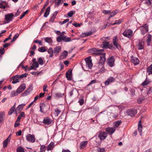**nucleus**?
<instances>
[{
  "label": "nucleus",
  "mask_w": 152,
  "mask_h": 152,
  "mask_svg": "<svg viewBox=\"0 0 152 152\" xmlns=\"http://www.w3.org/2000/svg\"><path fill=\"white\" fill-rule=\"evenodd\" d=\"M104 51L103 49H98L95 48H93L89 50L88 52L92 54L99 55L101 54V52Z\"/></svg>",
  "instance_id": "obj_1"
},
{
  "label": "nucleus",
  "mask_w": 152,
  "mask_h": 152,
  "mask_svg": "<svg viewBox=\"0 0 152 152\" xmlns=\"http://www.w3.org/2000/svg\"><path fill=\"white\" fill-rule=\"evenodd\" d=\"M85 60L86 63V65L85 66H86V68L88 69H91L93 66V64L91 57L89 56L85 58Z\"/></svg>",
  "instance_id": "obj_2"
},
{
  "label": "nucleus",
  "mask_w": 152,
  "mask_h": 152,
  "mask_svg": "<svg viewBox=\"0 0 152 152\" xmlns=\"http://www.w3.org/2000/svg\"><path fill=\"white\" fill-rule=\"evenodd\" d=\"M100 56L99 61L98 63L99 66H101L102 65L104 64L106 60L105 54V53H101L99 54Z\"/></svg>",
  "instance_id": "obj_3"
},
{
  "label": "nucleus",
  "mask_w": 152,
  "mask_h": 152,
  "mask_svg": "<svg viewBox=\"0 0 152 152\" xmlns=\"http://www.w3.org/2000/svg\"><path fill=\"white\" fill-rule=\"evenodd\" d=\"M27 140L29 142L34 143L35 141L36 138L34 134H28L26 135Z\"/></svg>",
  "instance_id": "obj_4"
},
{
  "label": "nucleus",
  "mask_w": 152,
  "mask_h": 152,
  "mask_svg": "<svg viewBox=\"0 0 152 152\" xmlns=\"http://www.w3.org/2000/svg\"><path fill=\"white\" fill-rule=\"evenodd\" d=\"M123 35L128 38H130L133 35V31L131 29H127L125 30L123 33Z\"/></svg>",
  "instance_id": "obj_5"
},
{
  "label": "nucleus",
  "mask_w": 152,
  "mask_h": 152,
  "mask_svg": "<svg viewBox=\"0 0 152 152\" xmlns=\"http://www.w3.org/2000/svg\"><path fill=\"white\" fill-rule=\"evenodd\" d=\"M14 15L12 13L8 14L5 15V23H9L13 19Z\"/></svg>",
  "instance_id": "obj_6"
},
{
  "label": "nucleus",
  "mask_w": 152,
  "mask_h": 152,
  "mask_svg": "<svg viewBox=\"0 0 152 152\" xmlns=\"http://www.w3.org/2000/svg\"><path fill=\"white\" fill-rule=\"evenodd\" d=\"M107 61V64L110 66L112 67L114 65L115 59L113 56L109 58Z\"/></svg>",
  "instance_id": "obj_7"
},
{
  "label": "nucleus",
  "mask_w": 152,
  "mask_h": 152,
  "mask_svg": "<svg viewBox=\"0 0 152 152\" xmlns=\"http://www.w3.org/2000/svg\"><path fill=\"white\" fill-rule=\"evenodd\" d=\"M107 136V133L103 132H100L98 135L99 138L101 140H104Z\"/></svg>",
  "instance_id": "obj_8"
},
{
  "label": "nucleus",
  "mask_w": 152,
  "mask_h": 152,
  "mask_svg": "<svg viewBox=\"0 0 152 152\" xmlns=\"http://www.w3.org/2000/svg\"><path fill=\"white\" fill-rule=\"evenodd\" d=\"M115 78L113 77H109L107 80L104 82L105 86H108L110 83L114 82L115 81Z\"/></svg>",
  "instance_id": "obj_9"
},
{
  "label": "nucleus",
  "mask_w": 152,
  "mask_h": 152,
  "mask_svg": "<svg viewBox=\"0 0 152 152\" xmlns=\"http://www.w3.org/2000/svg\"><path fill=\"white\" fill-rule=\"evenodd\" d=\"M26 87L25 84H23L21 85L18 88L16 91V92L18 94H20L23 91Z\"/></svg>",
  "instance_id": "obj_10"
},
{
  "label": "nucleus",
  "mask_w": 152,
  "mask_h": 152,
  "mask_svg": "<svg viewBox=\"0 0 152 152\" xmlns=\"http://www.w3.org/2000/svg\"><path fill=\"white\" fill-rule=\"evenodd\" d=\"M52 121V120L48 117H45L44 118L42 122L45 125H49L51 124Z\"/></svg>",
  "instance_id": "obj_11"
},
{
  "label": "nucleus",
  "mask_w": 152,
  "mask_h": 152,
  "mask_svg": "<svg viewBox=\"0 0 152 152\" xmlns=\"http://www.w3.org/2000/svg\"><path fill=\"white\" fill-rule=\"evenodd\" d=\"M105 131L108 133L112 135L115 132L116 129L115 127H107L106 128Z\"/></svg>",
  "instance_id": "obj_12"
},
{
  "label": "nucleus",
  "mask_w": 152,
  "mask_h": 152,
  "mask_svg": "<svg viewBox=\"0 0 152 152\" xmlns=\"http://www.w3.org/2000/svg\"><path fill=\"white\" fill-rule=\"evenodd\" d=\"M26 104H22L19 105L15 110L16 113L17 114L22 111Z\"/></svg>",
  "instance_id": "obj_13"
},
{
  "label": "nucleus",
  "mask_w": 152,
  "mask_h": 152,
  "mask_svg": "<svg viewBox=\"0 0 152 152\" xmlns=\"http://www.w3.org/2000/svg\"><path fill=\"white\" fill-rule=\"evenodd\" d=\"M141 33L142 34L144 35L148 31V25L145 24L141 27Z\"/></svg>",
  "instance_id": "obj_14"
},
{
  "label": "nucleus",
  "mask_w": 152,
  "mask_h": 152,
  "mask_svg": "<svg viewBox=\"0 0 152 152\" xmlns=\"http://www.w3.org/2000/svg\"><path fill=\"white\" fill-rule=\"evenodd\" d=\"M11 137V134H10L8 137L3 142V147L4 148H6L7 145L8 143L10 142Z\"/></svg>",
  "instance_id": "obj_15"
},
{
  "label": "nucleus",
  "mask_w": 152,
  "mask_h": 152,
  "mask_svg": "<svg viewBox=\"0 0 152 152\" xmlns=\"http://www.w3.org/2000/svg\"><path fill=\"white\" fill-rule=\"evenodd\" d=\"M144 46V42L142 40H139V43L137 45V47L139 50L143 49Z\"/></svg>",
  "instance_id": "obj_16"
},
{
  "label": "nucleus",
  "mask_w": 152,
  "mask_h": 152,
  "mask_svg": "<svg viewBox=\"0 0 152 152\" xmlns=\"http://www.w3.org/2000/svg\"><path fill=\"white\" fill-rule=\"evenodd\" d=\"M127 112L128 115L132 117L134 116L137 113V110L134 109H130L128 110Z\"/></svg>",
  "instance_id": "obj_17"
},
{
  "label": "nucleus",
  "mask_w": 152,
  "mask_h": 152,
  "mask_svg": "<svg viewBox=\"0 0 152 152\" xmlns=\"http://www.w3.org/2000/svg\"><path fill=\"white\" fill-rule=\"evenodd\" d=\"M131 61L135 65L138 64L139 63L138 59L137 57L133 56L131 57Z\"/></svg>",
  "instance_id": "obj_18"
},
{
  "label": "nucleus",
  "mask_w": 152,
  "mask_h": 152,
  "mask_svg": "<svg viewBox=\"0 0 152 152\" xmlns=\"http://www.w3.org/2000/svg\"><path fill=\"white\" fill-rule=\"evenodd\" d=\"M68 55V52L66 50H64L62 53L59 58V59L60 60L66 58Z\"/></svg>",
  "instance_id": "obj_19"
},
{
  "label": "nucleus",
  "mask_w": 152,
  "mask_h": 152,
  "mask_svg": "<svg viewBox=\"0 0 152 152\" xmlns=\"http://www.w3.org/2000/svg\"><path fill=\"white\" fill-rule=\"evenodd\" d=\"M62 40L65 42H67L71 41V39L70 37H66V36L63 34H61Z\"/></svg>",
  "instance_id": "obj_20"
},
{
  "label": "nucleus",
  "mask_w": 152,
  "mask_h": 152,
  "mask_svg": "<svg viewBox=\"0 0 152 152\" xmlns=\"http://www.w3.org/2000/svg\"><path fill=\"white\" fill-rule=\"evenodd\" d=\"M72 74L71 71H68L66 73V77L69 80H71L72 79Z\"/></svg>",
  "instance_id": "obj_21"
},
{
  "label": "nucleus",
  "mask_w": 152,
  "mask_h": 152,
  "mask_svg": "<svg viewBox=\"0 0 152 152\" xmlns=\"http://www.w3.org/2000/svg\"><path fill=\"white\" fill-rule=\"evenodd\" d=\"M61 50V48L60 46H57L54 48V53L55 55L59 53Z\"/></svg>",
  "instance_id": "obj_22"
},
{
  "label": "nucleus",
  "mask_w": 152,
  "mask_h": 152,
  "mask_svg": "<svg viewBox=\"0 0 152 152\" xmlns=\"http://www.w3.org/2000/svg\"><path fill=\"white\" fill-rule=\"evenodd\" d=\"M13 80L12 82L13 84H15L19 82L20 81V78L19 77V75H17L13 77Z\"/></svg>",
  "instance_id": "obj_23"
},
{
  "label": "nucleus",
  "mask_w": 152,
  "mask_h": 152,
  "mask_svg": "<svg viewBox=\"0 0 152 152\" xmlns=\"http://www.w3.org/2000/svg\"><path fill=\"white\" fill-rule=\"evenodd\" d=\"M55 146L54 143L53 142H51L50 144L47 147V150L48 151L51 150Z\"/></svg>",
  "instance_id": "obj_24"
},
{
  "label": "nucleus",
  "mask_w": 152,
  "mask_h": 152,
  "mask_svg": "<svg viewBox=\"0 0 152 152\" xmlns=\"http://www.w3.org/2000/svg\"><path fill=\"white\" fill-rule=\"evenodd\" d=\"M141 121H140L138 122V132L140 133V135H141V134L142 133V126L141 125Z\"/></svg>",
  "instance_id": "obj_25"
},
{
  "label": "nucleus",
  "mask_w": 152,
  "mask_h": 152,
  "mask_svg": "<svg viewBox=\"0 0 152 152\" xmlns=\"http://www.w3.org/2000/svg\"><path fill=\"white\" fill-rule=\"evenodd\" d=\"M48 52L50 54L49 57H52L53 56L54 51L53 48H49L48 50Z\"/></svg>",
  "instance_id": "obj_26"
},
{
  "label": "nucleus",
  "mask_w": 152,
  "mask_h": 152,
  "mask_svg": "<svg viewBox=\"0 0 152 152\" xmlns=\"http://www.w3.org/2000/svg\"><path fill=\"white\" fill-rule=\"evenodd\" d=\"M87 141H83L80 144V147L81 149L85 148L88 144Z\"/></svg>",
  "instance_id": "obj_27"
},
{
  "label": "nucleus",
  "mask_w": 152,
  "mask_h": 152,
  "mask_svg": "<svg viewBox=\"0 0 152 152\" xmlns=\"http://www.w3.org/2000/svg\"><path fill=\"white\" fill-rule=\"evenodd\" d=\"M50 10V7H48L46 9L45 12L44 14V16L45 18L48 17L49 14Z\"/></svg>",
  "instance_id": "obj_28"
},
{
  "label": "nucleus",
  "mask_w": 152,
  "mask_h": 152,
  "mask_svg": "<svg viewBox=\"0 0 152 152\" xmlns=\"http://www.w3.org/2000/svg\"><path fill=\"white\" fill-rule=\"evenodd\" d=\"M61 113V111L58 108H56L54 110L53 114L55 116L57 117Z\"/></svg>",
  "instance_id": "obj_29"
},
{
  "label": "nucleus",
  "mask_w": 152,
  "mask_h": 152,
  "mask_svg": "<svg viewBox=\"0 0 152 152\" xmlns=\"http://www.w3.org/2000/svg\"><path fill=\"white\" fill-rule=\"evenodd\" d=\"M15 104H14V105H13L12 107H11V108L9 110L8 113V114L9 115H11L13 113L15 109Z\"/></svg>",
  "instance_id": "obj_30"
},
{
  "label": "nucleus",
  "mask_w": 152,
  "mask_h": 152,
  "mask_svg": "<svg viewBox=\"0 0 152 152\" xmlns=\"http://www.w3.org/2000/svg\"><path fill=\"white\" fill-rule=\"evenodd\" d=\"M118 40L117 37L116 36L114 37L113 39V44L116 47H117L118 45Z\"/></svg>",
  "instance_id": "obj_31"
},
{
  "label": "nucleus",
  "mask_w": 152,
  "mask_h": 152,
  "mask_svg": "<svg viewBox=\"0 0 152 152\" xmlns=\"http://www.w3.org/2000/svg\"><path fill=\"white\" fill-rule=\"evenodd\" d=\"M65 0H58V1L56 2L54 4V6L56 7H58L59 5L63 3Z\"/></svg>",
  "instance_id": "obj_32"
},
{
  "label": "nucleus",
  "mask_w": 152,
  "mask_h": 152,
  "mask_svg": "<svg viewBox=\"0 0 152 152\" xmlns=\"http://www.w3.org/2000/svg\"><path fill=\"white\" fill-rule=\"evenodd\" d=\"M122 122L121 120H119L115 122L114 123V127L115 128L118 127L119 126L120 124L122 123Z\"/></svg>",
  "instance_id": "obj_33"
},
{
  "label": "nucleus",
  "mask_w": 152,
  "mask_h": 152,
  "mask_svg": "<svg viewBox=\"0 0 152 152\" xmlns=\"http://www.w3.org/2000/svg\"><path fill=\"white\" fill-rule=\"evenodd\" d=\"M151 35L149 34L147 36V39L146 41L148 45H149L150 44V42L151 40Z\"/></svg>",
  "instance_id": "obj_34"
},
{
  "label": "nucleus",
  "mask_w": 152,
  "mask_h": 152,
  "mask_svg": "<svg viewBox=\"0 0 152 152\" xmlns=\"http://www.w3.org/2000/svg\"><path fill=\"white\" fill-rule=\"evenodd\" d=\"M147 72L148 73V75L152 74V64L148 67Z\"/></svg>",
  "instance_id": "obj_35"
},
{
  "label": "nucleus",
  "mask_w": 152,
  "mask_h": 152,
  "mask_svg": "<svg viewBox=\"0 0 152 152\" xmlns=\"http://www.w3.org/2000/svg\"><path fill=\"white\" fill-rule=\"evenodd\" d=\"M144 3L148 6H150L152 4V0H144Z\"/></svg>",
  "instance_id": "obj_36"
},
{
  "label": "nucleus",
  "mask_w": 152,
  "mask_h": 152,
  "mask_svg": "<svg viewBox=\"0 0 152 152\" xmlns=\"http://www.w3.org/2000/svg\"><path fill=\"white\" fill-rule=\"evenodd\" d=\"M64 95V94H62L60 93H57L55 94V97L56 98H58L63 97Z\"/></svg>",
  "instance_id": "obj_37"
},
{
  "label": "nucleus",
  "mask_w": 152,
  "mask_h": 152,
  "mask_svg": "<svg viewBox=\"0 0 152 152\" xmlns=\"http://www.w3.org/2000/svg\"><path fill=\"white\" fill-rule=\"evenodd\" d=\"M123 20L122 19H120L117 20H116L115 21V23H112V25H119L122 22Z\"/></svg>",
  "instance_id": "obj_38"
},
{
  "label": "nucleus",
  "mask_w": 152,
  "mask_h": 152,
  "mask_svg": "<svg viewBox=\"0 0 152 152\" xmlns=\"http://www.w3.org/2000/svg\"><path fill=\"white\" fill-rule=\"evenodd\" d=\"M38 50L39 52H44L46 51L47 49H46L45 47H44L39 48H38Z\"/></svg>",
  "instance_id": "obj_39"
},
{
  "label": "nucleus",
  "mask_w": 152,
  "mask_h": 152,
  "mask_svg": "<svg viewBox=\"0 0 152 152\" xmlns=\"http://www.w3.org/2000/svg\"><path fill=\"white\" fill-rule=\"evenodd\" d=\"M45 41L46 42L49 43H51L53 42V41L51 38L48 37L45 38Z\"/></svg>",
  "instance_id": "obj_40"
},
{
  "label": "nucleus",
  "mask_w": 152,
  "mask_h": 152,
  "mask_svg": "<svg viewBox=\"0 0 152 152\" xmlns=\"http://www.w3.org/2000/svg\"><path fill=\"white\" fill-rule=\"evenodd\" d=\"M31 91L29 89L26 90L22 94V96H25L28 94Z\"/></svg>",
  "instance_id": "obj_41"
},
{
  "label": "nucleus",
  "mask_w": 152,
  "mask_h": 152,
  "mask_svg": "<svg viewBox=\"0 0 152 152\" xmlns=\"http://www.w3.org/2000/svg\"><path fill=\"white\" fill-rule=\"evenodd\" d=\"M110 15L109 17V19L110 18L115 15L117 13V12H116V11H113L112 12H110Z\"/></svg>",
  "instance_id": "obj_42"
},
{
  "label": "nucleus",
  "mask_w": 152,
  "mask_h": 152,
  "mask_svg": "<svg viewBox=\"0 0 152 152\" xmlns=\"http://www.w3.org/2000/svg\"><path fill=\"white\" fill-rule=\"evenodd\" d=\"M18 93L15 91H13L10 94V96L11 97H13L17 96L18 95Z\"/></svg>",
  "instance_id": "obj_43"
},
{
  "label": "nucleus",
  "mask_w": 152,
  "mask_h": 152,
  "mask_svg": "<svg viewBox=\"0 0 152 152\" xmlns=\"http://www.w3.org/2000/svg\"><path fill=\"white\" fill-rule=\"evenodd\" d=\"M145 98L144 97H140L137 99V102L139 104H140L142 102L145 100Z\"/></svg>",
  "instance_id": "obj_44"
},
{
  "label": "nucleus",
  "mask_w": 152,
  "mask_h": 152,
  "mask_svg": "<svg viewBox=\"0 0 152 152\" xmlns=\"http://www.w3.org/2000/svg\"><path fill=\"white\" fill-rule=\"evenodd\" d=\"M32 66L34 67V68L36 70V69L38 68L39 66V64L38 62H35L34 63H33L32 64Z\"/></svg>",
  "instance_id": "obj_45"
},
{
  "label": "nucleus",
  "mask_w": 152,
  "mask_h": 152,
  "mask_svg": "<svg viewBox=\"0 0 152 152\" xmlns=\"http://www.w3.org/2000/svg\"><path fill=\"white\" fill-rule=\"evenodd\" d=\"M17 152H25L23 149L21 147H18L17 149Z\"/></svg>",
  "instance_id": "obj_46"
},
{
  "label": "nucleus",
  "mask_w": 152,
  "mask_h": 152,
  "mask_svg": "<svg viewBox=\"0 0 152 152\" xmlns=\"http://www.w3.org/2000/svg\"><path fill=\"white\" fill-rule=\"evenodd\" d=\"M45 145H43L41 146L40 152H45Z\"/></svg>",
  "instance_id": "obj_47"
},
{
  "label": "nucleus",
  "mask_w": 152,
  "mask_h": 152,
  "mask_svg": "<svg viewBox=\"0 0 152 152\" xmlns=\"http://www.w3.org/2000/svg\"><path fill=\"white\" fill-rule=\"evenodd\" d=\"M4 2L1 1H0V8H1L4 9L6 7V6L4 5Z\"/></svg>",
  "instance_id": "obj_48"
},
{
  "label": "nucleus",
  "mask_w": 152,
  "mask_h": 152,
  "mask_svg": "<svg viewBox=\"0 0 152 152\" xmlns=\"http://www.w3.org/2000/svg\"><path fill=\"white\" fill-rule=\"evenodd\" d=\"M28 11L27 10L24 12L20 16V19H22L25 16V15L28 12Z\"/></svg>",
  "instance_id": "obj_49"
},
{
  "label": "nucleus",
  "mask_w": 152,
  "mask_h": 152,
  "mask_svg": "<svg viewBox=\"0 0 152 152\" xmlns=\"http://www.w3.org/2000/svg\"><path fill=\"white\" fill-rule=\"evenodd\" d=\"M84 34L86 36H88L92 35L93 34V32L91 31H89V32H85Z\"/></svg>",
  "instance_id": "obj_50"
},
{
  "label": "nucleus",
  "mask_w": 152,
  "mask_h": 152,
  "mask_svg": "<svg viewBox=\"0 0 152 152\" xmlns=\"http://www.w3.org/2000/svg\"><path fill=\"white\" fill-rule=\"evenodd\" d=\"M96 83V80H92L90 83L87 85V86H88L92 84H94Z\"/></svg>",
  "instance_id": "obj_51"
},
{
  "label": "nucleus",
  "mask_w": 152,
  "mask_h": 152,
  "mask_svg": "<svg viewBox=\"0 0 152 152\" xmlns=\"http://www.w3.org/2000/svg\"><path fill=\"white\" fill-rule=\"evenodd\" d=\"M69 19H65L64 20V21L62 22H59V23L61 25H62V24H65V23H67V22H68V21H69Z\"/></svg>",
  "instance_id": "obj_52"
},
{
  "label": "nucleus",
  "mask_w": 152,
  "mask_h": 152,
  "mask_svg": "<svg viewBox=\"0 0 152 152\" xmlns=\"http://www.w3.org/2000/svg\"><path fill=\"white\" fill-rule=\"evenodd\" d=\"M38 62L41 65H43L44 64L43 61L41 58H38Z\"/></svg>",
  "instance_id": "obj_53"
},
{
  "label": "nucleus",
  "mask_w": 152,
  "mask_h": 152,
  "mask_svg": "<svg viewBox=\"0 0 152 152\" xmlns=\"http://www.w3.org/2000/svg\"><path fill=\"white\" fill-rule=\"evenodd\" d=\"M34 42L35 43H38L39 45L42 46V42L41 41H40L39 40H35L34 41Z\"/></svg>",
  "instance_id": "obj_54"
},
{
  "label": "nucleus",
  "mask_w": 152,
  "mask_h": 152,
  "mask_svg": "<svg viewBox=\"0 0 152 152\" xmlns=\"http://www.w3.org/2000/svg\"><path fill=\"white\" fill-rule=\"evenodd\" d=\"M4 115V113L3 112L0 113V122L2 121L3 120V117Z\"/></svg>",
  "instance_id": "obj_55"
},
{
  "label": "nucleus",
  "mask_w": 152,
  "mask_h": 152,
  "mask_svg": "<svg viewBox=\"0 0 152 152\" xmlns=\"http://www.w3.org/2000/svg\"><path fill=\"white\" fill-rule=\"evenodd\" d=\"M78 102L80 105H82L84 104V100L83 99H80L79 100Z\"/></svg>",
  "instance_id": "obj_56"
},
{
  "label": "nucleus",
  "mask_w": 152,
  "mask_h": 152,
  "mask_svg": "<svg viewBox=\"0 0 152 152\" xmlns=\"http://www.w3.org/2000/svg\"><path fill=\"white\" fill-rule=\"evenodd\" d=\"M103 47L107 48L108 47L109 43L108 42H103Z\"/></svg>",
  "instance_id": "obj_57"
},
{
  "label": "nucleus",
  "mask_w": 152,
  "mask_h": 152,
  "mask_svg": "<svg viewBox=\"0 0 152 152\" xmlns=\"http://www.w3.org/2000/svg\"><path fill=\"white\" fill-rule=\"evenodd\" d=\"M74 13L72 11H71L68 13V15L69 17H71L73 16Z\"/></svg>",
  "instance_id": "obj_58"
},
{
  "label": "nucleus",
  "mask_w": 152,
  "mask_h": 152,
  "mask_svg": "<svg viewBox=\"0 0 152 152\" xmlns=\"http://www.w3.org/2000/svg\"><path fill=\"white\" fill-rule=\"evenodd\" d=\"M102 12L104 14L107 15L110 13V10H104Z\"/></svg>",
  "instance_id": "obj_59"
},
{
  "label": "nucleus",
  "mask_w": 152,
  "mask_h": 152,
  "mask_svg": "<svg viewBox=\"0 0 152 152\" xmlns=\"http://www.w3.org/2000/svg\"><path fill=\"white\" fill-rule=\"evenodd\" d=\"M27 75V73H24V74H22L20 75H19V77L20 78H23V77H26Z\"/></svg>",
  "instance_id": "obj_60"
},
{
  "label": "nucleus",
  "mask_w": 152,
  "mask_h": 152,
  "mask_svg": "<svg viewBox=\"0 0 152 152\" xmlns=\"http://www.w3.org/2000/svg\"><path fill=\"white\" fill-rule=\"evenodd\" d=\"M5 52V50L4 48L0 49V53L1 55H3L4 54Z\"/></svg>",
  "instance_id": "obj_61"
},
{
  "label": "nucleus",
  "mask_w": 152,
  "mask_h": 152,
  "mask_svg": "<svg viewBox=\"0 0 152 152\" xmlns=\"http://www.w3.org/2000/svg\"><path fill=\"white\" fill-rule=\"evenodd\" d=\"M82 23H81L80 24L79 23H76L75 22H74L73 24V25L76 27H78V26L80 27L81 26V25H82Z\"/></svg>",
  "instance_id": "obj_62"
},
{
  "label": "nucleus",
  "mask_w": 152,
  "mask_h": 152,
  "mask_svg": "<svg viewBox=\"0 0 152 152\" xmlns=\"http://www.w3.org/2000/svg\"><path fill=\"white\" fill-rule=\"evenodd\" d=\"M149 83V82L147 80H145L144 82H143L142 83V85L143 86H146L148 85Z\"/></svg>",
  "instance_id": "obj_63"
},
{
  "label": "nucleus",
  "mask_w": 152,
  "mask_h": 152,
  "mask_svg": "<svg viewBox=\"0 0 152 152\" xmlns=\"http://www.w3.org/2000/svg\"><path fill=\"white\" fill-rule=\"evenodd\" d=\"M104 149L103 148H99L97 149V151L98 152H104Z\"/></svg>",
  "instance_id": "obj_64"
}]
</instances>
